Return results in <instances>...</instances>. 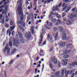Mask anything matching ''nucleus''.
<instances>
[{"label":"nucleus","mask_w":77,"mask_h":77,"mask_svg":"<svg viewBox=\"0 0 77 77\" xmlns=\"http://www.w3.org/2000/svg\"><path fill=\"white\" fill-rule=\"evenodd\" d=\"M22 0H20L17 2L18 4V7L17 11V12L18 14L19 17L20 18L21 21L23 20V12L21 11V7L22 6Z\"/></svg>","instance_id":"nucleus-1"},{"label":"nucleus","mask_w":77,"mask_h":77,"mask_svg":"<svg viewBox=\"0 0 77 77\" xmlns=\"http://www.w3.org/2000/svg\"><path fill=\"white\" fill-rule=\"evenodd\" d=\"M13 40H14L13 41V45H14V46H16V47H18V45H19V41L18 38H16L13 39V37H11L9 39V46H10L11 48L12 47V42L11 41Z\"/></svg>","instance_id":"nucleus-2"},{"label":"nucleus","mask_w":77,"mask_h":77,"mask_svg":"<svg viewBox=\"0 0 77 77\" xmlns=\"http://www.w3.org/2000/svg\"><path fill=\"white\" fill-rule=\"evenodd\" d=\"M17 24L19 27V29H20L21 32H23L24 29V28H23V26L25 27V23L24 22L21 23L20 21H19L17 22Z\"/></svg>","instance_id":"nucleus-3"},{"label":"nucleus","mask_w":77,"mask_h":77,"mask_svg":"<svg viewBox=\"0 0 77 77\" xmlns=\"http://www.w3.org/2000/svg\"><path fill=\"white\" fill-rule=\"evenodd\" d=\"M17 32L18 33L19 36L20 38V42L22 44H24V43H25V40H24V38L23 37V34H22V33H21V32H18V31Z\"/></svg>","instance_id":"nucleus-4"},{"label":"nucleus","mask_w":77,"mask_h":77,"mask_svg":"<svg viewBox=\"0 0 77 77\" xmlns=\"http://www.w3.org/2000/svg\"><path fill=\"white\" fill-rule=\"evenodd\" d=\"M51 63H54V65H57V61L56 59V57H52L51 59Z\"/></svg>","instance_id":"nucleus-5"},{"label":"nucleus","mask_w":77,"mask_h":77,"mask_svg":"<svg viewBox=\"0 0 77 77\" xmlns=\"http://www.w3.org/2000/svg\"><path fill=\"white\" fill-rule=\"evenodd\" d=\"M6 50H7V52L9 53L10 51V48L8 47V45L6 44L5 46V48H4V50H3V52L5 53L6 52Z\"/></svg>","instance_id":"nucleus-6"},{"label":"nucleus","mask_w":77,"mask_h":77,"mask_svg":"<svg viewBox=\"0 0 77 77\" xmlns=\"http://www.w3.org/2000/svg\"><path fill=\"white\" fill-rule=\"evenodd\" d=\"M25 36L28 39H30L32 37V36L30 35V33L29 32L28 33H26Z\"/></svg>","instance_id":"nucleus-7"},{"label":"nucleus","mask_w":77,"mask_h":77,"mask_svg":"<svg viewBox=\"0 0 77 77\" xmlns=\"http://www.w3.org/2000/svg\"><path fill=\"white\" fill-rule=\"evenodd\" d=\"M77 16V14L74 13L72 14L69 16V18L71 19H72V18H73L74 17H76Z\"/></svg>","instance_id":"nucleus-8"},{"label":"nucleus","mask_w":77,"mask_h":77,"mask_svg":"<svg viewBox=\"0 0 77 77\" xmlns=\"http://www.w3.org/2000/svg\"><path fill=\"white\" fill-rule=\"evenodd\" d=\"M68 62V60L67 59H63V60L62 61H61V63L64 65H67V62Z\"/></svg>","instance_id":"nucleus-9"},{"label":"nucleus","mask_w":77,"mask_h":77,"mask_svg":"<svg viewBox=\"0 0 77 77\" xmlns=\"http://www.w3.org/2000/svg\"><path fill=\"white\" fill-rule=\"evenodd\" d=\"M58 29L59 32L62 33L63 31V28L61 26H58Z\"/></svg>","instance_id":"nucleus-10"},{"label":"nucleus","mask_w":77,"mask_h":77,"mask_svg":"<svg viewBox=\"0 0 77 77\" xmlns=\"http://www.w3.org/2000/svg\"><path fill=\"white\" fill-rule=\"evenodd\" d=\"M74 65H75V64H74V63L72 62L71 64H69L67 65V68L69 69L71 68V66H74Z\"/></svg>","instance_id":"nucleus-11"},{"label":"nucleus","mask_w":77,"mask_h":77,"mask_svg":"<svg viewBox=\"0 0 77 77\" xmlns=\"http://www.w3.org/2000/svg\"><path fill=\"white\" fill-rule=\"evenodd\" d=\"M47 38H48V41H49V42H51L53 40V39H52L51 37V36L50 35H49V34H48Z\"/></svg>","instance_id":"nucleus-12"},{"label":"nucleus","mask_w":77,"mask_h":77,"mask_svg":"<svg viewBox=\"0 0 77 77\" xmlns=\"http://www.w3.org/2000/svg\"><path fill=\"white\" fill-rule=\"evenodd\" d=\"M60 74V72H57L54 75L55 77H61V75H60L59 74Z\"/></svg>","instance_id":"nucleus-13"},{"label":"nucleus","mask_w":77,"mask_h":77,"mask_svg":"<svg viewBox=\"0 0 77 77\" xmlns=\"http://www.w3.org/2000/svg\"><path fill=\"white\" fill-rule=\"evenodd\" d=\"M75 69H72L70 71H69V70H68L67 71V74H70V75L71 74V73L74 72V71H75Z\"/></svg>","instance_id":"nucleus-14"},{"label":"nucleus","mask_w":77,"mask_h":77,"mask_svg":"<svg viewBox=\"0 0 77 77\" xmlns=\"http://www.w3.org/2000/svg\"><path fill=\"white\" fill-rule=\"evenodd\" d=\"M66 33H64L62 35V39H63V40H65V39H66Z\"/></svg>","instance_id":"nucleus-15"},{"label":"nucleus","mask_w":77,"mask_h":77,"mask_svg":"<svg viewBox=\"0 0 77 77\" xmlns=\"http://www.w3.org/2000/svg\"><path fill=\"white\" fill-rule=\"evenodd\" d=\"M65 45V42H61L60 44V47H64Z\"/></svg>","instance_id":"nucleus-16"},{"label":"nucleus","mask_w":77,"mask_h":77,"mask_svg":"<svg viewBox=\"0 0 77 77\" xmlns=\"http://www.w3.org/2000/svg\"><path fill=\"white\" fill-rule=\"evenodd\" d=\"M66 69H63L61 70V75L62 77H63V74H64V71L66 73Z\"/></svg>","instance_id":"nucleus-17"},{"label":"nucleus","mask_w":77,"mask_h":77,"mask_svg":"<svg viewBox=\"0 0 77 77\" xmlns=\"http://www.w3.org/2000/svg\"><path fill=\"white\" fill-rule=\"evenodd\" d=\"M59 39V37H58V33L57 32L56 33L55 37V39L56 40H58Z\"/></svg>","instance_id":"nucleus-18"},{"label":"nucleus","mask_w":77,"mask_h":77,"mask_svg":"<svg viewBox=\"0 0 77 77\" xmlns=\"http://www.w3.org/2000/svg\"><path fill=\"white\" fill-rule=\"evenodd\" d=\"M56 11H55V10H53L51 12V15H54L56 14Z\"/></svg>","instance_id":"nucleus-19"},{"label":"nucleus","mask_w":77,"mask_h":77,"mask_svg":"<svg viewBox=\"0 0 77 77\" xmlns=\"http://www.w3.org/2000/svg\"><path fill=\"white\" fill-rule=\"evenodd\" d=\"M45 27L47 29H51L50 26L48 25V24L45 25Z\"/></svg>","instance_id":"nucleus-20"},{"label":"nucleus","mask_w":77,"mask_h":77,"mask_svg":"<svg viewBox=\"0 0 77 77\" xmlns=\"http://www.w3.org/2000/svg\"><path fill=\"white\" fill-rule=\"evenodd\" d=\"M30 31L33 35H34V31L33 30V27L32 26L31 28Z\"/></svg>","instance_id":"nucleus-21"},{"label":"nucleus","mask_w":77,"mask_h":77,"mask_svg":"<svg viewBox=\"0 0 77 77\" xmlns=\"http://www.w3.org/2000/svg\"><path fill=\"white\" fill-rule=\"evenodd\" d=\"M68 11H65V13H63L62 14V17H63L65 16V15H66V13L68 12Z\"/></svg>","instance_id":"nucleus-22"},{"label":"nucleus","mask_w":77,"mask_h":77,"mask_svg":"<svg viewBox=\"0 0 77 77\" xmlns=\"http://www.w3.org/2000/svg\"><path fill=\"white\" fill-rule=\"evenodd\" d=\"M53 31L54 32H56L57 30V27H54L53 29Z\"/></svg>","instance_id":"nucleus-23"},{"label":"nucleus","mask_w":77,"mask_h":77,"mask_svg":"<svg viewBox=\"0 0 77 77\" xmlns=\"http://www.w3.org/2000/svg\"><path fill=\"white\" fill-rule=\"evenodd\" d=\"M14 60H11L10 61L9 64V65H12V64H13V63H14Z\"/></svg>","instance_id":"nucleus-24"},{"label":"nucleus","mask_w":77,"mask_h":77,"mask_svg":"<svg viewBox=\"0 0 77 77\" xmlns=\"http://www.w3.org/2000/svg\"><path fill=\"white\" fill-rule=\"evenodd\" d=\"M6 0H2L0 2V5H2V4L4 3L5 2H6Z\"/></svg>","instance_id":"nucleus-25"},{"label":"nucleus","mask_w":77,"mask_h":77,"mask_svg":"<svg viewBox=\"0 0 77 77\" xmlns=\"http://www.w3.org/2000/svg\"><path fill=\"white\" fill-rule=\"evenodd\" d=\"M49 20H53V17L51 16V15H50L49 16Z\"/></svg>","instance_id":"nucleus-26"},{"label":"nucleus","mask_w":77,"mask_h":77,"mask_svg":"<svg viewBox=\"0 0 77 77\" xmlns=\"http://www.w3.org/2000/svg\"><path fill=\"white\" fill-rule=\"evenodd\" d=\"M56 21V19L55 18L53 19L52 20V22L53 23H55Z\"/></svg>","instance_id":"nucleus-27"},{"label":"nucleus","mask_w":77,"mask_h":77,"mask_svg":"<svg viewBox=\"0 0 77 77\" xmlns=\"http://www.w3.org/2000/svg\"><path fill=\"white\" fill-rule=\"evenodd\" d=\"M55 16L57 17V18L59 19L60 18V15L59 14H56Z\"/></svg>","instance_id":"nucleus-28"},{"label":"nucleus","mask_w":77,"mask_h":77,"mask_svg":"<svg viewBox=\"0 0 77 77\" xmlns=\"http://www.w3.org/2000/svg\"><path fill=\"white\" fill-rule=\"evenodd\" d=\"M9 33V36H10L11 35V31H9V30H8L7 31V34L8 35Z\"/></svg>","instance_id":"nucleus-29"},{"label":"nucleus","mask_w":77,"mask_h":77,"mask_svg":"<svg viewBox=\"0 0 77 77\" xmlns=\"http://www.w3.org/2000/svg\"><path fill=\"white\" fill-rule=\"evenodd\" d=\"M69 57V55H64L63 56V57L64 58H68Z\"/></svg>","instance_id":"nucleus-30"},{"label":"nucleus","mask_w":77,"mask_h":77,"mask_svg":"<svg viewBox=\"0 0 77 77\" xmlns=\"http://www.w3.org/2000/svg\"><path fill=\"white\" fill-rule=\"evenodd\" d=\"M71 23V22L70 20H67V24H70Z\"/></svg>","instance_id":"nucleus-31"},{"label":"nucleus","mask_w":77,"mask_h":77,"mask_svg":"<svg viewBox=\"0 0 77 77\" xmlns=\"http://www.w3.org/2000/svg\"><path fill=\"white\" fill-rule=\"evenodd\" d=\"M45 34V33L43 32L42 33V34H41L40 35V38L41 39H43V36L42 35H44Z\"/></svg>","instance_id":"nucleus-32"},{"label":"nucleus","mask_w":77,"mask_h":77,"mask_svg":"<svg viewBox=\"0 0 77 77\" xmlns=\"http://www.w3.org/2000/svg\"><path fill=\"white\" fill-rule=\"evenodd\" d=\"M71 44H68L67 45H66V47L67 48H69L71 47Z\"/></svg>","instance_id":"nucleus-33"},{"label":"nucleus","mask_w":77,"mask_h":77,"mask_svg":"<svg viewBox=\"0 0 77 77\" xmlns=\"http://www.w3.org/2000/svg\"><path fill=\"white\" fill-rule=\"evenodd\" d=\"M14 28H15V26H11L10 28V30L11 31H12L13 29H14Z\"/></svg>","instance_id":"nucleus-34"},{"label":"nucleus","mask_w":77,"mask_h":77,"mask_svg":"<svg viewBox=\"0 0 77 77\" xmlns=\"http://www.w3.org/2000/svg\"><path fill=\"white\" fill-rule=\"evenodd\" d=\"M58 23H59V24H61V23H62V22H61V20H60V19H58L57 20V21Z\"/></svg>","instance_id":"nucleus-35"},{"label":"nucleus","mask_w":77,"mask_h":77,"mask_svg":"<svg viewBox=\"0 0 77 77\" xmlns=\"http://www.w3.org/2000/svg\"><path fill=\"white\" fill-rule=\"evenodd\" d=\"M10 25L12 26V24H13V22H12V20L11 19L10 20Z\"/></svg>","instance_id":"nucleus-36"},{"label":"nucleus","mask_w":77,"mask_h":77,"mask_svg":"<svg viewBox=\"0 0 77 77\" xmlns=\"http://www.w3.org/2000/svg\"><path fill=\"white\" fill-rule=\"evenodd\" d=\"M30 19V16H28L27 17V22H28V21H29Z\"/></svg>","instance_id":"nucleus-37"},{"label":"nucleus","mask_w":77,"mask_h":77,"mask_svg":"<svg viewBox=\"0 0 77 77\" xmlns=\"http://www.w3.org/2000/svg\"><path fill=\"white\" fill-rule=\"evenodd\" d=\"M49 25L51 27H52L53 26V24L51 22H49Z\"/></svg>","instance_id":"nucleus-38"},{"label":"nucleus","mask_w":77,"mask_h":77,"mask_svg":"<svg viewBox=\"0 0 77 77\" xmlns=\"http://www.w3.org/2000/svg\"><path fill=\"white\" fill-rule=\"evenodd\" d=\"M5 27L6 28H9V25L8 24H6L5 25Z\"/></svg>","instance_id":"nucleus-39"},{"label":"nucleus","mask_w":77,"mask_h":77,"mask_svg":"<svg viewBox=\"0 0 77 77\" xmlns=\"http://www.w3.org/2000/svg\"><path fill=\"white\" fill-rule=\"evenodd\" d=\"M63 53L64 54H67L68 53V52H67V50H65L63 51Z\"/></svg>","instance_id":"nucleus-40"},{"label":"nucleus","mask_w":77,"mask_h":77,"mask_svg":"<svg viewBox=\"0 0 77 77\" xmlns=\"http://www.w3.org/2000/svg\"><path fill=\"white\" fill-rule=\"evenodd\" d=\"M53 0H47V3H49L50 2L52 1L53 2Z\"/></svg>","instance_id":"nucleus-41"},{"label":"nucleus","mask_w":77,"mask_h":77,"mask_svg":"<svg viewBox=\"0 0 77 77\" xmlns=\"http://www.w3.org/2000/svg\"><path fill=\"white\" fill-rule=\"evenodd\" d=\"M58 65L59 67H60V62H58Z\"/></svg>","instance_id":"nucleus-42"},{"label":"nucleus","mask_w":77,"mask_h":77,"mask_svg":"<svg viewBox=\"0 0 77 77\" xmlns=\"http://www.w3.org/2000/svg\"><path fill=\"white\" fill-rule=\"evenodd\" d=\"M63 20L64 21H65L66 20V17H64L63 18Z\"/></svg>","instance_id":"nucleus-43"},{"label":"nucleus","mask_w":77,"mask_h":77,"mask_svg":"<svg viewBox=\"0 0 77 77\" xmlns=\"http://www.w3.org/2000/svg\"><path fill=\"white\" fill-rule=\"evenodd\" d=\"M42 43V40L41 39L40 40V42L39 43V45H41V44Z\"/></svg>","instance_id":"nucleus-44"},{"label":"nucleus","mask_w":77,"mask_h":77,"mask_svg":"<svg viewBox=\"0 0 77 77\" xmlns=\"http://www.w3.org/2000/svg\"><path fill=\"white\" fill-rule=\"evenodd\" d=\"M5 22V19H2V21L1 22L2 23V24H3L4 23V22Z\"/></svg>","instance_id":"nucleus-45"},{"label":"nucleus","mask_w":77,"mask_h":77,"mask_svg":"<svg viewBox=\"0 0 77 77\" xmlns=\"http://www.w3.org/2000/svg\"><path fill=\"white\" fill-rule=\"evenodd\" d=\"M20 68H21V66H20V65L18 66L17 67V69H20Z\"/></svg>","instance_id":"nucleus-46"},{"label":"nucleus","mask_w":77,"mask_h":77,"mask_svg":"<svg viewBox=\"0 0 77 77\" xmlns=\"http://www.w3.org/2000/svg\"><path fill=\"white\" fill-rule=\"evenodd\" d=\"M4 6H5V5H4L3 4L0 7V9H1V8H3L4 7Z\"/></svg>","instance_id":"nucleus-47"},{"label":"nucleus","mask_w":77,"mask_h":77,"mask_svg":"<svg viewBox=\"0 0 77 77\" xmlns=\"http://www.w3.org/2000/svg\"><path fill=\"white\" fill-rule=\"evenodd\" d=\"M74 75H75V73H73L72 75V76H71V77H74Z\"/></svg>","instance_id":"nucleus-48"},{"label":"nucleus","mask_w":77,"mask_h":77,"mask_svg":"<svg viewBox=\"0 0 77 77\" xmlns=\"http://www.w3.org/2000/svg\"><path fill=\"white\" fill-rule=\"evenodd\" d=\"M8 3V2H5V3L4 4V5L5 6H6L7 5H6V4Z\"/></svg>","instance_id":"nucleus-49"},{"label":"nucleus","mask_w":77,"mask_h":77,"mask_svg":"<svg viewBox=\"0 0 77 77\" xmlns=\"http://www.w3.org/2000/svg\"><path fill=\"white\" fill-rule=\"evenodd\" d=\"M59 23H58L57 22L56 24H55V25L56 26H58V25H59Z\"/></svg>","instance_id":"nucleus-50"},{"label":"nucleus","mask_w":77,"mask_h":77,"mask_svg":"<svg viewBox=\"0 0 77 77\" xmlns=\"http://www.w3.org/2000/svg\"><path fill=\"white\" fill-rule=\"evenodd\" d=\"M11 34L13 36H14V34H15V31H13V32L11 33Z\"/></svg>","instance_id":"nucleus-51"},{"label":"nucleus","mask_w":77,"mask_h":77,"mask_svg":"<svg viewBox=\"0 0 77 77\" xmlns=\"http://www.w3.org/2000/svg\"><path fill=\"white\" fill-rule=\"evenodd\" d=\"M43 45H45L46 44V41L44 42L43 43Z\"/></svg>","instance_id":"nucleus-52"},{"label":"nucleus","mask_w":77,"mask_h":77,"mask_svg":"<svg viewBox=\"0 0 77 77\" xmlns=\"http://www.w3.org/2000/svg\"><path fill=\"white\" fill-rule=\"evenodd\" d=\"M50 67L51 68V69H52V64H50Z\"/></svg>","instance_id":"nucleus-53"},{"label":"nucleus","mask_w":77,"mask_h":77,"mask_svg":"<svg viewBox=\"0 0 77 77\" xmlns=\"http://www.w3.org/2000/svg\"><path fill=\"white\" fill-rule=\"evenodd\" d=\"M3 17V15L2 14L0 15V19H1Z\"/></svg>","instance_id":"nucleus-54"},{"label":"nucleus","mask_w":77,"mask_h":77,"mask_svg":"<svg viewBox=\"0 0 77 77\" xmlns=\"http://www.w3.org/2000/svg\"><path fill=\"white\" fill-rule=\"evenodd\" d=\"M9 19H5V21H6V22H8V21H9Z\"/></svg>","instance_id":"nucleus-55"},{"label":"nucleus","mask_w":77,"mask_h":77,"mask_svg":"<svg viewBox=\"0 0 77 77\" xmlns=\"http://www.w3.org/2000/svg\"><path fill=\"white\" fill-rule=\"evenodd\" d=\"M42 31H43V32H45V28H43L42 29Z\"/></svg>","instance_id":"nucleus-56"},{"label":"nucleus","mask_w":77,"mask_h":77,"mask_svg":"<svg viewBox=\"0 0 77 77\" xmlns=\"http://www.w3.org/2000/svg\"><path fill=\"white\" fill-rule=\"evenodd\" d=\"M66 40H67V41L69 40V37H66Z\"/></svg>","instance_id":"nucleus-57"},{"label":"nucleus","mask_w":77,"mask_h":77,"mask_svg":"<svg viewBox=\"0 0 77 77\" xmlns=\"http://www.w3.org/2000/svg\"><path fill=\"white\" fill-rule=\"evenodd\" d=\"M75 8H74L72 9V11L74 12V11H75Z\"/></svg>","instance_id":"nucleus-58"},{"label":"nucleus","mask_w":77,"mask_h":77,"mask_svg":"<svg viewBox=\"0 0 77 77\" xmlns=\"http://www.w3.org/2000/svg\"><path fill=\"white\" fill-rule=\"evenodd\" d=\"M37 7V6L36 5L35 8H34V10H35V11H36V10Z\"/></svg>","instance_id":"nucleus-59"},{"label":"nucleus","mask_w":77,"mask_h":77,"mask_svg":"<svg viewBox=\"0 0 77 77\" xmlns=\"http://www.w3.org/2000/svg\"><path fill=\"white\" fill-rule=\"evenodd\" d=\"M46 24H48V23H49V21H48V20H47L46 22Z\"/></svg>","instance_id":"nucleus-60"},{"label":"nucleus","mask_w":77,"mask_h":77,"mask_svg":"<svg viewBox=\"0 0 77 77\" xmlns=\"http://www.w3.org/2000/svg\"><path fill=\"white\" fill-rule=\"evenodd\" d=\"M5 10H3L2 12V14H5Z\"/></svg>","instance_id":"nucleus-61"},{"label":"nucleus","mask_w":77,"mask_h":77,"mask_svg":"<svg viewBox=\"0 0 77 77\" xmlns=\"http://www.w3.org/2000/svg\"><path fill=\"white\" fill-rule=\"evenodd\" d=\"M40 52L41 53H42L44 52V51L42 50H40Z\"/></svg>","instance_id":"nucleus-62"},{"label":"nucleus","mask_w":77,"mask_h":77,"mask_svg":"<svg viewBox=\"0 0 77 77\" xmlns=\"http://www.w3.org/2000/svg\"><path fill=\"white\" fill-rule=\"evenodd\" d=\"M5 9V11H7L8 10V8H6Z\"/></svg>","instance_id":"nucleus-63"},{"label":"nucleus","mask_w":77,"mask_h":77,"mask_svg":"<svg viewBox=\"0 0 77 77\" xmlns=\"http://www.w3.org/2000/svg\"><path fill=\"white\" fill-rule=\"evenodd\" d=\"M61 5H62V3H60L58 7H60Z\"/></svg>","instance_id":"nucleus-64"}]
</instances>
